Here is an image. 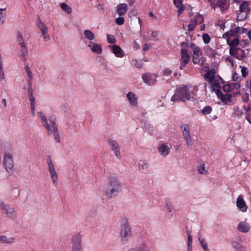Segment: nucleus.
<instances>
[{"instance_id":"obj_42","label":"nucleus","mask_w":251,"mask_h":251,"mask_svg":"<svg viewBox=\"0 0 251 251\" xmlns=\"http://www.w3.org/2000/svg\"><path fill=\"white\" fill-rule=\"evenodd\" d=\"M211 87L212 89V91H214L217 89H221V86L220 85V83L218 81V80H216L214 81Z\"/></svg>"},{"instance_id":"obj_7","label":"nucleus","mask_w":251,"mask_h":251,"mask_svg":"<svg viewBox=\"0 0 251 251\" xmlns=\"http://www.w3.org/2000/svg\"><path fill=\"white\" fill-rule=\"evenodd\" d=\"M108 143L111 148V150L115 152V155L117 158H120L121 153L120 151V147L117 142L112 138L108 139Z\"/></svg>"},{"instance_id":"obj_1","label":"nucleus","mask_w":251,"mask_h":251,"mask_svg":"<svg viewBox=\"0 0 251 251\" xmlns=\"http://www.w3.org/2000/svg\"><path fill=\"white\" fill-rule=\"evenodd\" d=\"M122 182L117 177L110 176L107 180L105 187V196L109 199L113 198L122 191Z\"/></svg>"},{"instance_id":"obj_32","label":"nucleus","mask_w":251,"mask_h":251,"mask_svg":"<svg viewBox=\"0 0 251 251\" xmlns=\"http://www.w3.org/2000/svg\"><path fill=\"white\" fill-rule=\"evenodd\" d=\"M232 96L231 94H224V96L222 98H221V100L227 104L226 101L228 102H231L232 101Z\"/></svg>"},{"instance_id":"obj_39","label":"nucleus","mask_w":251,"mask_h":251,"mask_svg":"<svg viewBox=\"0 0 251 251\" xmlns=\"http://www.w3.org/2000/svg\"><path fill=\"white\" fill-rule=\"evenodd\" d=\"M55 116L54 115L50 116L49 118V122L52 128H54V127H57L55 123Z\"/></svg>"},{"instance_id":"obj_2","label":"nucleus","mask_w":251,"mask_h":251,"mask_svg":"<svg viewBox=\"0 0 251 251\" xmlns=\"http://www.w3.org/2000/svg\"><path fill=\"white\" fill-rule=\"evenodd\" d=\"M132 231L130 226L127 220H125L121 224L120 235L122 244H126L131 236Z\"/></svg>"},{"instance_id":"obj_16","label":"nucleus","mask_w":251,"mask_h":251,"mask_svg":"<svg viewBox=\"0 0 251 251\" xmlns=\"http://www.w3.org/2000/svg\"><path fill=\"white\" fill-rule=\"evenodd\" d=\"M90 44L88 47L91 48V50L93 52L97 54H101L102 52V49L100 45L97 43H93L91 41L90 42Z\"/></svg>"},{"instance_id":"obj_54","label":"nucleus","mask_w":251,"mask_h":251,"mask_svg":"<svg viewBox=\"0 0 251 251\" xmlns=\"http://www.w3.org/2000/svg\"><path fill=\"white\" fill-rule=\"evenodd\" d=\"M249 45V42L248 40H242L241 41H240V45L242 48H245L246 46H248Z\"/></svg>"},{"instance_id":"obj_20","label":"nucleus","mask_w":251,"mask_h":251,"mask_svg":"<svg viewBox=\"0 0 251 251\" xmlns=\"http://www.w3.org/2000/svg\"><path fill=\"white\" fill-rule=\"evenodd\" d=\"M130 103L133 106H135L138 104L137 98L135 97L134 93L128 92L126 95Z\"/></svg>"},{"instance_id":"obj_8","label":"nucleus","mask_w":251,"mask_h":251,"mask_svg":"<svg viewBox=\"0 0 251 251\" xmlns=\"http://www.w3.org/2000/svg\"><path fill=\"white\" fill-rule=\"evenodd\" d=\"M109 47L112 49V52L116 57L121 58L124 56V51L119 46L115 45Z\"/></svg>"},{"instance_id":"obj_22","label":"nucleus","mask_w":251,"mask_h":251,"mask_svg":"<svg viewBox=\"0 0 251 251\" xmlns=\"http://www.w3.org/2000/svg\"><path fill=\"white\" fill-rule=\"evenodd\" d=\"M205 53L207 56L211 58L215 57L216 52L211 49L209 46H206L205 48Z\"/></svg>"},{"instance_id":"obj_47","label":"nucleus","mask_w":251,"mask_h":251,"mask_svg":"<svg viewBox=\"0 0 251 251\" xmlns=\"http://www.w3.org/2000/svg\"><path fill=\"white\" fill-rule=\"evenodd\" d=\"M184 138L186 142L187 145L189 147L192 146L193 144V142L191 139V135L185 137Z\"/></svg>"},{"instance_id":"obj_23","label":"nucleus","mask_w":251,"mask_h":251,"mask_svg":"<svg viewBox=\"0 0 251 251\" xmlns=\"http://www.w3.org/2000/svg\"><path fill=\"white\" fill-rule=\"evenodd\" d=\"M202 52L199 51V52H193V62L194 64H198L201 61V59L202 57Z\"/></svg>"},{"instance_id":"obj_31","label":"nucleus","mask_w":251,"mask_h":251,"mask_svg":"<svg viewBox=\"0 0 251 251\" xmlns=\"http://www.w3.org/2000/svg\"><path fill=\"white\" fill-rule=\"evenodd\" d=\"M84 35L86 38L87 39L92 41L94 39L95 36L94 33L90 30L87 29L84 30Z\"/></svg>"},{"instance_id":"obj_29","label":"nucleus","mask_w":251,"mask_h":251,"mask_svg":"<svg viewBox=\"0 0 251 251\" xmlns=\"http://www.w3.org/2000/svg\"><path fill=\"white\" fill-rule=\"evenodd\" d=\"M14 241V238L13 237L7 238L5 235H1L0 236V241L3 243L10 244L13 243Z\"/></svg>"},{"instance_id":"obj_53","label":"nucleus","mask_w":251,"mask_h":251,"mask_svg":"<svg viewBox=\"0 0 251 251\" xmlns=\"http://www.w3.org/2000/svg\"><path fill=\"white\" fill-rule=\"evenodd\" d=\"M240 51L241 52V54L238 55V57H237V59L239 60H242L244 58L246 57V54L245 53V51L244 50H240Z\"/></svg>"},{"instance_id":"obj_46","label":"nucleus","mask_w":251,"mask_h":251,"mask_svg":"<svg viewBox=\"0 0 251 251\" xmlns=\"http://www.w3.org/2000/svg\"><path fill=\"white\" fill-rule=\"evenodd\" d=\"M107 41L109 44H114L115 42V39L113 35L107 34Z\"/></svg>"},{"instance_id":"obj_4","label":"nucleus","mask_w":251,"mask_h":251,"mask_svg":"<svg viewBox=\"0 0 251 251\" xmlns=\"http://www.w3.org/2000/svg\"><path fill=\"white\" fill-rule=\"evenodd\" d=\"M3 166L8 172L12 171L14 167V164L13 157L10 153H5L4 156Z\"/></svg>"},{"instance_id":"obj_19","label":"nucleus","mask_w":251,"mask_h":251,"mask_svg":"<svg viewBox=\"0 0 251 251\" xmlns=\"http://www.w3.org/2000/svg\"><path fill=\"white\" fill-rule=\"evenodd\" d=\"M237 229L241 232L247 233L249 231L250 226L247 223L240 222L238 226Z\"/></svg>"},{"instance_id":"obj_30","label":"nucleus","mask_w":251,"mask_h":251,"mask_svg":"<svg viewBox=\"0 0 251 251\" xmlns=\"http://www.w3.org/2000/svg\"><path fill=\"white\" fill-rule=\"evenodd\" d=\"M178 100L185 102V100L183 99L177 92V91L176 90L175 94L172 96L171 98V101L175 102Z\"/></svg>"},{"instance_id":"obj_27","label":"nucleus","mask_w":251,"mask_h":251,"mask_svg":"<svg viewBox=\"0 0 251 251\" xmlns=\"http://www.w3.org/2000/svg\"><path fill=\"white\" fill-rule=\"evenodd\" d=\"M181 129L183 132V136L184 137L190 136L189 127L187 124H183L181 126Z\"/></svg>"},{"instance_id":"obj_45","label":"nucleus","mask_w":251,"mask_h":251,"mask_svg":"<svg viewBox=\"0 0 251 251\" xmlns=\"http://www.w3.org/2000/svg\"><path fill=\"white\" fill-rule=\"evenodd\" d=\"M202 39L205 44H208L211 40L210 36L207 33H204L202 35Z\"/></svg>"},{"instance_id":"obj_52","label":"nucleus","mask_w":251,"mask_h":251,"mask_svg":"<svg viewBox=\"0 0 251 251\" xmlns=\"http://www.w3.org/2000/svg\"><path fill=\"white\" fill-rule=\"evenodd\" d=\"M166 207L167 208V210L169 213H171L172 211L173 208L172 207V204L171 201H167L166 202Z\"/></svg>"},{"instance_id":"obj_14","label":"nucleus","mask_w":251,"mask_h":251,"mask_svg":"<svg viewBox=\"0 0 251 251\" xmlns=\"http://www.w3.org/2000/svg\"><path fill=\"white\" fill-rule=\"evenodd\" d=\"M237 206L242 210L243 212L247 211V206L242 196H239L236 201Z\"/></svg>"},{"instance_id":"obj_51","label":"nucleus","mask_w":251,"mask_h":251,"mask_svg":"<svg viewBox=\"0 0 251 251\" xmlns=\"http://www.w3.org/2000/svg\"><path fill=\"white\" fill-rule=\"evenodd\" d=\"M231 86L230 84H225L223 86V90L225 92H229L231 89Z\"/></svg>"},{"instance_id":"obj_9","label":"nucleus","mask_w":251,"mask_h":251,"mask_svg":"<svg viewBox=\"0 0 251 251\" xmlns=\"http://www.w3.org/2000/svg\"><path fill=\"white\" fill-rule=\"evenodd\" d=\"M72 245L81 246L82 235L81 232L74 234L71 239Z\"/></svg>"},{"instance_id":"obj_10","label":"nucleus","mask_w":251,"mask_h":251,"mask_svg":"<svg viewBox=\"0 0 251 251\" xmlns=\"http://www.w3.org/2000/svg\"><path fill=\"white\" fill-rule=\"evenodd\" d=\"M173 2L175 6L178 8L177 10L178 16L180 15L185 9V6L182 4L183 0H173Z\"/></svg>"},{"instance_id":"obj_12","label":"nucleus","mask_w":251,"mask_h":251,"mask_svg":"<svg viewBox=\"0 0 251 251\" xmlns=\"http://www.w3.org/2000/svg\"><path fill=\"white\" fill-rule=\"evenodd\" d=\"M250 2L249 1H243L239 7V10L240 12H243L246 13V12L248 13V14L250 13L251 11V8L250 7Z\"/></svg>"},{"instance_id":"obj_17","label":"nucleus","mask_w":251,"mask_h":251,"mask_svg":"<svg viewBox=\"0 0 251 251\" xmlns=\"http://www.w3.org/2000/svg\"><path fill=\"white\" fill-rule=\"evenodd\" d=\"M227 0H218L216 4V7H219L221 11H225L227 9L228 6H226ZM229 5V4H228Z\"/></svg>"},{"instance_id":"obj_63","label":"nucleus","mask_w":251,"mask_h":251,"mask_svg":"<svg viewBox=\"0 0 251 251\" xmlns=\"http://www.w3.org/2000/svg\"><path fill=\"white\" fill-rule=\"evenodd\" d=\"M242 98L244 101L248 102V100L249 99V94L245 93V94H243L242 96Z\"/></svg>"},{"instance_id":"obj_5","label":"nucleus","mask_w":251,"mask_h":251,"mask_svg":"<svg viewBox=\"0 0 251 251\" xmlns=\"http://www.w3.org/2000/svg\"><path fill=\"white\" fill-rule=\"evenodd\" d=\"M178 93L181 97L186 100H191V97L190 96V93L189 91V88L187 85H183L182 87H179L178 89L176 90Z\"/></svg>"},{"instance_id":"obj_38","label":"nucleus","mask_w":251,"mask_h":251,"mask_svg":"<svg viewBox=\"0 0 251 251\" xmlns=\"http://www.w3.org/2000/svg\"><path fill=\"white\" fill-rule=\"evenodd\" d=\"M237 49H235V47H232L231 46L229 49V54L231 56H233L235 58L237 59L238 57V54H237Z\"/></svg>"},{"instance_id":"obj_56","label":"nucleus","mask_w":251,"mask_h":251,"mask_svg":"<svg viewBox=\"0 0 251 251\" xmlns=\"http://www.w3.org/2000/svg\"><path fill=\"white\" fill-rule=\"evenodd\" d=\"M72 251H82V246L72 245Z\"/></svg>"},{"instance_id":"obj_41","label":"nucleus","mask_w":251,"mask_h":251,"mask_svg":"<svg viewBox=\"0 0 251 251\" xmlns=\"http://www.w3.org/2000/svg\"><path fill=\"white\" fill-rule=\"evenodd\" d=\"M195 20L196 23H197L198 24H201L204 21V18L202 15L198 13L197 16H196L195 18L194 19Z\"/></svg>"},{"instance_id":"obj_6","label":"nucleus","mask_w":251,"mask_h":251,"mask_svg":"<svg viewBox=\"0 0 251 251\" xmlns=\"http://www.w3.org/2000/svg\"><path fill=\"white\" fill-rule=\"evenodd\" d=\"M156 76L149 73H145L142 76L143 81L149 85H153L156 84Z\"/></svg>"},{"instance_id":"obj_33","label":"nucleus","mask_w":251,"mask_h":251,"mask_svg":"<svg viewBox=\"0 0 251 251\" xmlns=\"http://www.w3.org/2000/svg\"><path fill=\"white\" fill-rule=\"evenodd\" d=\"M61 8L63 10L66 12L68 14H70L72 12V8L71 7L66 3L62 2L60 4Z\"/></svg>"},{"instance_id":"obj_28","label":"nucleus","mask_w":251,"mask_h":251,"mask_svg":"<svg viewBox=\"0 0 251 251\" xmlns=\"http://www.w3.org/2000/svg\"><path fill=\"white\" fill-rule=\"evenodd\" d=\"M199 237L198 238L201 247L202 248L203 250H204V251H209V249L207 247V243L204 239H202L200 237V232H199Z\"/></svg>"},{"instance_id":"obj_26","label":"nucleus","mask_w":251,"mask_h":251,"mask_svg":"<svg viewBox=\"0 0 251 251\" xmlns=\"http://www.w3.org/2000/svg\"><path fill=\"white\" fill-rule=\"evenodd\" d=\"M231 244L236 251H246L245 248L236 241H232Z\"/></svg>"},{"instance_id":"obj_62","label":"nucleus","mask_w":251,"mask_h":251,"mask_svg":"<svg viewBox=\"0 0 251 251\" xmlns=\"http://www.w3.org/2000/svg\"><path fill=\"white\" fill-rule=\"evenodd\" d=\"M41 120H42V122L44 125V126H48V120L45 116V115H43V117H42L41 118Z\"/></svg>"},{"instance_id":"obj_48","label":"nucleus","mask_w":251,"mask_h":251,"mask_svg":"<svg viewBox=\"0 0 251 251\" xmlns=\"http://www.w3.org/2000/svg\"><path fill=\"white\" fill-rule=\"evenodd\" d=\"M27 48L25 45H24V47H21L20 56H26L27 54Z\"/></svg>"},{"instance_id":"obj_61","label":"nucleus","mask_w":251,"mask_h":251,"mask_svg":"<svg viewBox=\"0 0 251 251\" xmlns=\"http://www.w3.org/2000/svg\"><path fill=\"white\" fill-rule=\"evenodd\" d=\"M41 120H42V122L44 125V126H48V120L45 116V115H43V117H42L41 118Z\"/></svg>"},{"instance_id":"obj_34","label":"nucleus","mask_w":251,"mask_h":251,"mask_svg":"<svg viewBox=\"0 0 251 251\" xmlns=\"http://www.w3.org/2000/svg\"><path fill=\"white\" fill-rule=\"evenodd\" d=\"M53 134L54 135V140L57 142H60V137L58 133V127H54L53 128Z\"/></svg>"},{"instance_id":"obj_57","label":"nucleus","mask_w":251,"mask_h":251,"mask_svg":"<svg viewBox=\"0 0 251 251\" xmlns=\"http://www.w3.org/2000/svg\"><path fill=\"white\" fill-rule=\"evenodd\" d=\"M39 20L40 19H39ZM37 26L40 28V30H41V29L47 28V26L45 25V24L40 20H39L38 22L37 23Z\"/></svg>"},{"instance_id":"obj_21","label":"nucleus","mask_w":251,"mask_h":251,"mask_svg":"<svg viewBox=\"0 0 251 251\" xmlns=\"http://www.w3.org/2000/svg\"><path fill=\"white\" fill-rule=\"evenodd\" d=\"M161 154L166 156L170 152V149L168 146L164 144H161L158 148Z\"/></svg>"},{"instance_id":"obj_18","label":"nucleus","mask_w":251,"mask_h":251,"mask_svg":"<svg viewBox=\"0 0 251 251\" xmlns=\"http://www.w3.org/2000/svg\"><path fill=\"white\" fill-rule=\"evenodd\" d=\"M181 55L183 62L185 64H188L190 59V55L188 53V50L185 49H182L181 50Z\"/></svg>"},{"instance_id":"obj_15","label":"nucleus","mask_w":251,"mask_h":251,"mask_svg":"<svg viewBox=\"0 0 251 251\" xmlns=\"http://www.w3.org/2000/svg\"><path fill=\"white\" fill-rule=\"evenodd\" d=\"M1 209L7 214L10 218H12V215L15 212L14 208L11 205L4 204Z\"/></svg>"},{"instance_id":"obj_24","label":"nucleus","mask_w":251,"mask_h":251,"mask_svg":"<svg viewBox=\"0 0 251 251\" xmlns=\"http://www.w3.org/2000/svg\"><path fill=\"white\" fill-rule=\"evenodd\" d=\"M227 44L231 47H235L238 45H240V41L238 38H235L233 39L231 41H230V38H227L226 39Z\"/></svg>"},{"instance_id":"obj_44","label":"nucleus","mask_w":251,"mask_h":251,"mask_svg":"<svg viewBox=\"0 0 251 251\" xmlns=\"http://www.w3.org/2000/svg\"><path fill=\"white\" fill-rule=\"evenodd\" d=\"M240 67L241 68L242 75L243 77H246L248 75L249 71L247 67L245 66H240Z\"/></svg>"},{"instance_id":"obj_25","label":"nucleus","mask_w":251,"mask_h":251,"mask_svg":"<svg viewBox=\"0 0 251 251\" xmlns=\"http://www.w3.org/2000/svg\"><path fill=\"white\" fill-rule=\"evenodd\" d=\"M236 14L237 15L236 21H242L245 20L248 16V13H246L243 12H240V11H236Z\"/></svg>"},{"instance_id":"obj_36","label":"nucleus","mask_w":251,"mask_h":251,"mask_svg":"<svg viewBox=\"0 0 251 251\" xmlns=\"http://www.w3.org/2000/svg\"><path fill=\"white\" fill-rule=\"evenodd\" d=\"M200 112L203 115H206L210 114L212 111V107L210 106H205L201 110Z\"/></svg>"},{"instance_id":"obj_50","label":"nucleus","mask_w":251,"mask_h":251,"mask_svg":"<svg viewBox=\"0 0 251 251\" xmlns=\"http://www.w3.org/2000/svg\"><path fill=\"white\" fill-rule=\"evenodd\" d=\"M190 48L193 50V52H199V51H201V49L195 45V44L193 43H190Z\"/></svg>"},{"instance_id":"obj_55","label":"nucleus","mask_w":251,"mask_h":251,"mask_svg":"<svg viewBox=\"0 0 251 251\" xmlns=\"http://www.w3.org/2000/svg\"><path fill=\"white\" fill-rule=\"evenodd\" d=\"M199 172L201 174H205L206 171L205 170L204 165L200 166L198 167Z\"/></svg>"},{"instance_id":"obj_35","label":"nucleus","mask_w":251,"mask_h":251,"mask_svg":"<svg viewBox=\"0 0 251 251\" xmlns=\"http://www.w3.org/2000/svg\"><path fill=\"white\" fill-rule=\"evenodd\" d=\"M197 25V23H196L195 20L191 19L190 21V24L188 25V30L189 31H193Z\"/></svg>"},{"instance_id":"obj_59","label":"nucleus","mask_w":251,"mask_h":251,"mask_svg":"<svg viewBox=\"0 0 251 251\" xmlns=\"http://www.w3.org/2000/svg\"><path fill=\"white\" fill-rule=\"evenodd\" d=\"M218 0H208V1L210 3L211 7L213 9L216 8V4Z\"/></svg>"},{"instance_id":"obj_37","label":"nucleus","mask_w":251,"mask_h":251,"mask_svg":"<svg viewBox=\"0 0 251 251\" xmlns=\"http://www.w3.org/2000/svg\"><path fill=\"white\" fill-rule=\"evenodd\" d=\"M234 112L233 113L232 116V117H241L243 114V111L241 109H240L239 106L236 107L234 109Z\"/></svg>"},{"instance_id":"obj_60","label":"nucleus","mask_w":251,"mask_h":251,"mask_svg":"<svg viewBox=\"0 0 251 251\" xmlns=\"http://www.w3.org/2000/svg\"><path fill=\"white\" fill-rule=\"evenodd\" d=\"M215 92L217 97L221 99V98H222L224 96V94L221 91V89H217L216 91H214Z\"/></svg>"},{"instance_id":"obj_11","label":"nucleus","mask_w":251,"mask_h":251,"mask_svg":"<svg viewBox=\"0 0 251 251\" xmlns=\"http://www.w3.org/2000/svg\"><path fill=\"white\" fill-rule=\"evenodd\" d=\"M116 8L118 15L121 16L124 15L128 10L126 3H120L117 6Z\"/></svg>"},{"instance_id":"obj_49","label":"nucleus","mask_w":251,"mask_h":251,"mask_svg":"<svg viewBox=\"0 0 251 251\" xmlns=\"http://www.w3.org/2000/svg\"><path fill=\"white\" fill-rule=\"evenodd\" d=\"M125 19L122 17H119L116 19L115 23L118 25H122L124 24Z\"/></svg>"},{"instance_id":"obj_64","label":"nucleus","mask_w":251,"mask_h":251,"mask_svg":"<svg viewBox=\"0 0 251 251\" xmlns=\"http://www.w3.org/2000/svg\"><path fill=\"white\" fill-rule=\"evenodd\" d=\"M142 245H145V244L144 243L141 244L140 245H139V248L135 247L133 248H131L130 250H129L128 251H143V250H141V246Z\"/></svg>"},{"instance_id":"obj_58","label":"nucleus","mask_w":251,"mask_h":251,"mask_svg":"<svg viewBox=\"0 0 251 251\" xmlns=\"http://www.w3.org/2000/svg\"><path fill=\"white\" fill-rule=\"evenodd\" d=\"M6 8H0V20L4 18L6 16V13L5 11Z\"/></svg>"},{"instance_id":"obj_3","label":"nucleus","mask_w":251,"mask_h":251,"mask_svg":"<svg viewBox=\"0 0 251 251\" xmlns=\"http://www.w3.org/2000/svg\"><path fill=\"white\" fill-rule=\"evenodd\" d=\"M47 162L49 166V172L50 175V178L52 179L54 185H56L58 180V175L55 170L54 165L52 159L50 156H48Z\"/></svg>"},{"instance_id":"obj_13","label":"nucleus","mask_w":251,"mask_h":251,"mask_svg":"<svg viewBox=\"0 0 251 251\" xmlns=\"http://www.w3.org/2000/svg\"><path fill=\"white\" fill-rule=\"evenodd\" d=\"M216 72L214 69L209 70L204 75V78L208 82L212 81L215 77Z\"/></svg>"},{"instance_id":"obj_43","label":"nucleus","mask_w":251,"mask_h":251,"mask_svg":"<svg viewBox=\"0 0 251 251\" xmlns=\"http://www.w3.org/2000/svg\"><path fill=\"white\" fill-rule=\"evenodd\" d=\"M18 40L19 42V44L20 45L21 47H24V45H25L24 40L22 34L20 32H18V36H17Z\"/></svg>"},{"instance_id":"obj_40","label":"nucleus","mask_w":251,"mask_h":251,"mask_svg":"<svg viewBox=\"0 0 251 251\" xmlns=\"http://www.w3.org/2000/svg\"><path fill=\"white\" fill-rule=\"evenodd\" d=\"M42 35L46 41L50 40V36L48 33V27L47 28L41 29Z\"/></svg>"}]
</instances>
